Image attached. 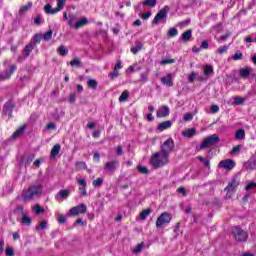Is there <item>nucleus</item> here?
I'll use <instances>...</instances> for the list:
<instances>
[{
  "instance_id": "obj_1",
  "label": "nucleus",
  "mask_w": 256,
  "mask_h": 256,
  "mask_svg": "<svg viewBox=\"0 0 256 256\" xmlns=\"http://www.w3.org/2000/svg\"><path fill=\"white\" fill-rule=\"evenodd\" d=\"M170 156L164 152L159 150L158 152L152 154L150 158V165L154 169H161V167H165V165H169Z\"/></svg>"
},
{
  "instance_id": "obj_2",
  "label": "nucleus",
  "mask_w": 256,
  "mask_h": 256,
  "mask_svg": "<svg viewBox=\"0 0 256 256\" xmlns=\"http://www.w3.org/2000/svg\"><path fill=\"white\" fill-rule=\"evenodd\" d=\"M41 195H43V186L41 185L29 186L26 190H23L22 192V197L25 201L37 199Z\"/></svg>"
},
{
  "instance_id": "obj_3",
  "label": "nucleus",
  "mask_w": 256,
  "mask_h": 256,
  "mask_svg": "<svg viewBox=\"0 0 256 256\" xmlns=\"http://www.w3.org/2000/svg\"><path fill=\"white\" fill-rule=\"evenodd\" d=\"M232 235L234 236V239L238 241V243H245V241L249 239V234L238 226H234L232 228Z\"/></svg>"
},
{
  "instance_id": "obj_4",
  "label": "nucleus",
  "mask_w": 256,
  "mask_h": 256,
  "mask_svg": "<svg viewBox=\"0 0 256 256\" xmlns=\"http://www.w3.org/2000/svg\"><path fill=\"white\" fill-rule=\"evenodd\" d=\"M221 141L218 134H212L206 138H204L203 142L200 144V149H207L209 147H213V145H217Z\"/></svg>"
},
{
  "instance_id": "obj_5",
  "label": "nucleus",
  "mask_w": 256,
  "mask_h": 256,
  "mask_svg": "<svg viewBox=\"0 0 256 256\" xmlns=\"http://www.w3.org/2000/svg\"><path fill=\"white\" fill-rule=\"evenodd\" d=\"M160 151L162 153H166L168 157L171 156V153L175 151V141H173V138H168L161 146Z\"/></svg>"
},
{
  "instance_id": "obj_6",
  "label": "nucleus",
  "mask_w": 256,
  "mask_h": 256,
  "mask_svg": "<svg viewBox=\"0 0 256 256\" xmlns=\"http://www.w3.org/2000/svg\"><path fill=\"white\" fill-rule=\"evenodd\" d=\"M173 217L167 212H163L156 220L157 229L163 227V225H169Z\"/></svg>"
},
{
  "instance_id": "obj_7",
  "label": "nucleus",
  "mask_w": 256,
  "mask_h": 256,
  "mask_svg": "<svg viewBox=\"0 0 256 256\" xmlns=\"http://www.w3.org/2000/svg\"><path fill=\"white\" fill-rule=\"evenodd\" d=\"M237 187H239V181H237L236 178H233L227 185V187L224 189V191H227L226 198L231 199L233 197V193L237 191Z\"/></svg>"
},
{
  "instance_id": "obj_8",
  "label": "nucleus",
  "mask_w": 256,
  "mask_h": 256,
  "mask_svg": "<svg viewBox=\"0 0 256 256\" xmlns=\"http://www.w3.org/2000/svg\"><path fill=\"white\" fill-rule=\"evenodd\" d=\"M169 11V6H165L164 8H162L154 17L152 24L157 25L160 21H163V19H167V13H169Z\"/></svg>"
},
{
  "instance_id": "obj_9",
  "label": "nucleus",
  "mask_w": 256,
  "mask_h": 256,
  "mask_svg": "<svg viewBox=\"0 0 256 256\" xmlns=\"http://www.w3.org/2000/svg\"><path fill=\"white\" fill-rule=\"evenodd\" d=\"M84 213H87V205L85 204H80L70 209V215H72V217L83 215Z\"/></svg>"
},
{
  "instance_id": "obj_10",
  "label": "nucleus",
  "mask_w": 256,
  "mask_h": 256,
  "mask_svg": "<svg viewBox=\"0 0 256 256\" xmlns=\"http://www.w3.org/2000/svg\"><path fill=\"white\" fill-rule=\"evenodd\" d=\"M14 109H15V103H13V101L6 102L3 107V115H7L8 119H11Z\"/></svg>"
},
{
  "instance_id": "obj_11",
  "label": "nucleus",
  "mask_w": 256,
  "mask_h": 256,
  "mask_svg": "<svg viewBox=\"0 0 256 256\" xmlns=\"http://www.w3.org/2000/svg\"><path fill=\"white\" fill-rule=\"evenodd\" d=\"M119 168V162L117 160L108 161L104 164V171H107L108 173H113L114 171H117Z\"/></svg>"
},
{
  "instance_id": "obj_12",
  "label": "nucleus",
  "mask_w": 256,
  "mask_h": 256,
  "mask_svg": "<svg viewBox=\"0 0 256 256\" xmlns=\"http://www.w3.org/2000/svg\"><path fill=\"white\" fill-rule=\"evenodd\" d=\"M218 167H220L222 169H227V171H231V169H233V167H235V161H233L231 159L222 160L218 164Z\"/></svg>"
},
{
  "instance_id": "obj_13",
  "label": "nucleus",
  "mask_w": 256,
  "mask_h": 256,
  "mask_svg": "<svg viewBox=\"0 0 256 256\" xmlns=\"http://www.w3.org/2000/svg\"><path fill=\"white\" fill-rule=\"evenodd\" d=\"M69 195H71V190L62 189L55 195L56 201H62L69 199Z\"/></svg>"
},
{
  "instance_id": "obj_14",
  "label": "nucleus",
  "mask_w": 256,
  "mask_h": 256,
  "mask_svg": "<svg viewBox=\"0 0 256 256\" xmlns=\"http://www.w3.org/2000/svg\"><path fill=\"white\" fill-rule=\"evenodd\" d=\"M78 185L81 187L79 188L81 197H87V181L85 179L80 178L77 180Z\"/></svg>"
},
{
  "instance_id": "obj_15",
  "label": "nucleus",
  "mask_w": 256,
  "mask_h": 256,
  "mask_svg": "<svg viewBox=\"0 0 256 256\" xmlns=\"http://www.w3.org/2000/svg\"><path fill=\"white\" fill-rule=\"evenodd\" d=\"M33 159H35V154H30L28 156H22L20 158L21 165H24V167H29L31 163H33Z\"/></svg>"
},
{
  "instance_id": "obj_16",
  "label": "nucleus",
  "mask_w": 256,
  "mask_h": 256,
  "mask_svg": "<svg viewBox=\"0 0 256 256\" xmlns=\"http://www.w3.org/2000/svg\"><path fill=\"white\" fill-rule=\"evenodd\" d=\"M169 113H170L169 108L167 106H162L157 110L156 115L159 118H163V117H169Z\"/></svg>"
},
{
  "instance_id": "obj_17",
  "label": "nucleus",
  "mask_w": 256,
  "mask_h": 256,
  "mask_svg": "<svg viewBox=\"0 0 256 256\" xmlns=\"http://www.w3.org/2000/svg\"><path fill=\"white\" fill-rule=\"evenodd\" d=\"M251 73H253V69L249 67H244L239 70V75L242 79H248V77L251 76Z\"/></svg>"
},
{
  "instance_id": "obj_18",
  "label": "nucleus",
  "mask_w": 256,
  "mask_h": 256,
  "mask_svg": "<svg viewBox=\"0 0 256 256\" xmlns=\"http://www.w3.org/2000/svg\"><path fill=\"white\" fill-rule=\"evenodd\" d=\"M173 75L171 73H168L166 77L161 78V83L165 85L166 87H173Z\"/></svg>"
},
{
  "instance_id": "obj_19",
  "label": "nucleus",
  "mask_w": 256,
  "mask_h": 256,
  "mask_svg": "<svg viewBox=\"0 0 256 256\" xmlns=\"http://www.w3.org/2000/svg\"><path fill=\"white\" fill-rule=\"evenodd\" d=\"M15 71H17V66L13 64L10 66V70L5 71V75H0V79H10Z\"/></svg>"
},
{
  "instance_id": "obj_20",
  "label": "nucleus",
  "mask_w": 256,
  "mask_h": 256,
  "mask_svg": "<svg viewBox=\"0 0 256 256\" xmlns=\"http://www.w3.org/2000/svg\"><path fill=\"white\" fill-rule=\"evenodd\" d=\"M196 133H197V129L188 128L182 131V136H184L186 139H191V137H194Z\"/></svg>"
},
{
  "instance_id": "obj_21",
  "label": "nucleus",
  "mask_w": 256,
  "mask_h": 256,
  "mask_svg": "<svg viewBox=\"0 0 256 256\" xmlns=\"http://www.w3.org/2000/svg\"><path fill=\"white\" fill-rule=\"evenodd\" d=\"M25 129H27V124L20 126L11 136L12 139H17V137H21L23 133H25Z\"/></svg>"
},
{
  "instance_id": "obj_22",
  "label": "nucleus",
  "mask_w": 256,
  "mask_h": 256,
  "mask_svg": "<svg viewBox=\"0 0 256 256\" xmlns=\"http://www.w3.org/2000/svg\"><path fill=\"white\" fill-rule=\"evenodd\" d=\"M141 49H143V44L141 41L137 40L135 41L134 46L130 49L131 53H133V55H137L139 51H141Z\"/></svg>"
},
{
  "instance_id": "obj_23",
  "label": "nucleus",
  "mask_w": 256,
  "mask_h": 256,
  "mask_svg": "<svg viewBox=\"0 0 256 256\" xmlns=\"http://www.w3.org/2000/svg\"><path fill=\"white\" fill-rule=\"evenodd\" d=\"M191 37H193V31L192 30H186L185 32L182 33L180 36V39L184 41V43H187L191 41Z\"/></svg>"
},
{
  "instance_id": "obj_24",
  "label": "nucleus",
  "mask_w": 256,
  "mask_h": 256,
  "mask_svg": "<svg viewBox=\"0 0 256 256\" xmlns=\"http://www.w3.org/2000/svg\"><path fill=\"white\" fill-rule=\"evenodd\" d=\"M65 7V0H57V7L52 8L51 15H55L56 13H59Z\"/></svg>"
},
{
  "instance_id": "obj_25",
  "label": "nucleus",
  "mask_w": 256,
  "mask_h": 256,
  "mask_svg": "<svg viewBox=\"0 0 256 256\" xmlns=\"http://www.w3.org/2000/svg\"><path fill=\"white\" fill-rule=\"evenodd\" d=\"M14 215H17V217H23L25 213V207L23 205H18L13 210Z\"/></svg>"
},
{
  "instance_id": "obj_26",
  "label": "nucleus",
  "mask_w": 256,
  "mask_h": 256,
  "mask_svg": "<svg viewBox=\"0 0 256 256\" xmlns=\"http://www.w3.org/2000/svg\"><path fill=\"white\" fill-rule=\"evenodd\" d=\"M59 153H61V144H55L51 149L50 155L53 159H55V157L58 156Z\"/></svg>"
},
{
  "instance_id": "obj_27",
  "label": "nucleus",
  "mask_w": 256,
  "mask_h": 256,
  "mask_svg": "<svg viewBox=\"0 0 256 256\" xmlns=\"http://www.w3.org/2000/svg\"><path fill=\"white\" fill-rule=\"evenodd\" d=\"M171 125H173V123L169 120L161 122L158 125V131H165L166 129H171Z\"/></svg>"
},
{
  "instance_id": "obj_28",
  "label": "nucleus",
  "mask_w": 256,
  "mask_h": 256,
  "mask_svg": "<svg viewBox=\"0 0 256 256\" xmlns=\"http://www.w3.org/2000/svg\"><path fill=\"white\" fill-rule=\"evenodd\" d=\"M236 141H243L245 139V129L240 128L235 132Z\"/></svg>"
},
{
  "instance_id": "obj_29",
  "label": "nucleus",
  "mask_w": 256,
  "mask_h": 256,
  "mask_svg": "<svg viewBox=\"0 0 256 256\" xmlns=\"http://www.w3.org/2000/svg\"><path fill=\"white\" fill-rule=\"evenodd\" d=\"M21 225H25L26 227H30L31 223H33V219L31 217L27 216V214H24L21 219Z\"/></svg>"
},
{
  "instance_id": "obj_30",
  "label": "nucleus",
  "mask_w": 256,
  "mask_h": 256,
  "mask_svg": "<svg viewBox=\"0 0 256 256\" xmlns=\"http://www.w3.org/2000/svg\"><path fill=\"white\" fill-rule=\"evenodd\" d=\"M87 23H89V20L85 17L81 18L80 21H77L74 24L75 29H81V27H85V25H87Z\"/></svg>"
},
{
  "instance_id": "obj_31",
  "label": "nucleus",
  "mask_w": 256,
  "mask_h": 256,
  "mask_svg": "<svg viewBox=\"0 0 256 256\" xmlns=\"http://www.w3.org/2000/svg\"><path fill=\"white\" fill-rule=\"evenodd\" d=\"M33 49H35V44H33V42H30L28 45L24 47V55H26V57H29Z\"/></svg>"
},
{
  "instance_id": "obj_32",
  "label": "nucleus",
  "mask_w": 256,
  "mask_h": 256,
  "mask_svg": "<svg viewBox=\"0 0 256 256\" xmlns=\"http://www.w3.org/2000/svg\"><path fill=\"white\" fill-rule=\"evenodd\" d=\"M78 17H77V15H75V14H69L68 15V25L70 26V27H75V23H77V21H78Z\"/></svg>"
},
{
  "instance_id": "obj_33",
  "label": "nucleus",
  "mask_w": 256,
  "mask_h": 256,
  "mask_svg": "<svg viewBox=\"0 0 256 256\" xmlns=\"http://www.w3.org/2000/svg\"><path fill=\"white\" fill-rule=\"evenodd\" d=\"M151 213H153V210L151 208H147L146 210H143L140 213L141 221H145V219H147L148 215H151Z\"/></svg>"
},
{
  "instance_id": "obj_34",
  "label": "nucleus",
  "mask_w": 256,
  "mask_h": 256,
  "mask_svg": "<svg viewBox=\"0 0 256 256\" xmlns=\"http://www.w3.org/2000/svg\"><path fill=\"white\" fill-rule=\"evenodd\" d=\"M47 229V220L41 221L38 225H36L35 230L39 233V231H45Z\"/></svg>"
},
{
  "instance_id": "obj_35",
  "label": "nucleus",
  "mask_w": 256,
  "mask_h": 256,
  "mask_svg": "<svg viewBox=\"0 0 256 256\" xmlns=\"http://www.w3.org/2000/svg\"><path fill=\"white\" fill-rule=\"evenodd\" d=\"M31 7H33V2H28L27 5H24L22 6L20 9H19V13L20 15H23V13H27V11L29 9H31Z\"/></svg>"
},
{
  "instance_id": "obj_36",
  "label": "nucleus",
  "mask_w": 256,
  "mask_h": 256,
  "mask_svg": "<svg viewBox=\"0 0 256 256\" xmlns=\"http://www.w3.org/2000/svg\"><path fill=\"white\" fill-rule=\"evenodd\" d=\"M177 35H179V30H177V28L173 27L170 28L167 32V37H177Z\"/></svg>"
},
{
  "instance_id": "obj_37",
  "label": "nucleus",
  "mask_w": 256,
  "mask_h": 256,
  "mask_svg": "<svg viewBox=\"0 0 256 256\" xmlns=\"http://www.w3.org/2000/svg\"><path fill=\"white\" fill-rule=\"evenodd\" d=\"M149 81V71H145L140 74V83H147Z\"/></svg>"
},
{
  "instance_id": "obj_38",
  "label": "nucleus",
  "mask_w": 256,
  "mask_h": 256,
  "mask_svg": "<svg viewBox=\"0 0 256 256\" xmlns=\"http://www.w3.org/2000/svg\"><path fill=\"white\" fill-rule=\"evenodd\" d=\"M87 85H88L89 89H93L95 91V89H97V85H99V83H97V80H95V79H89L87 81Z\"/></svg>"
},
{
  "instance_id": "obj_39",
  "label": "nucleus",
  "mask_w": 256,
  "mask_h": 256,
  "mask_svg": "<svg viewBox=\"0 0 256 256\" xmlns=\"http://www.w3.org/2000/svg\"><path fill=\"white\" fill-rule=\"evenodd\" d=\"M71 67H83V62L79 58H74L70 61Z\"/></svg>"
},
{
  "instance_id": "obj_40",
  "label": "nucleus",
  "mask_w": 256,
  "mask_h": 256,
  "mask_svg": "<svg viewBox=\"0 0 256 256\" xmlns=\"http://www.w3.org/2000/svg\"><path fill=\"white\" fill-rule=\"evenodd\" d=\"M129 99V91L125 90L122 92V94L119 97L120 103H125Z\"/></svg>"
},
{
  "instance_id": "obj_41",
  "label": "nucleus",
  "mask_w": 256,
  "mask_h": 256,
  "mask_svg": "<svg viewBox=\"0 0 256 256\" xmlns=\"http://www.w3.org/2000/svg\"><path fill=\"white\" fill-rule=\"evenodd\" d=\"M75 168L77 171H82L83 169H87V163H85L83 161L76 162Z\"/></svg>"
},
{
  "instance_id": "obj_42",
  "label": "nucleus",
  "mask_w": 256,
  "mask_h": 256,
  "mask_svg": "<svg viewBox=\"0 0 256 256\" xmlns=\"http://www.w3.org/2000/svg\"><path fill=\"white\" fill-rule=\"evenodd\" d=\"M42 39H43V34H35L33 39H32L33 45L35 46V45L41 43Z\"/></svg>"
},
{
  "instance_id": "obj_43",
  "label": "nucleus",
  "mask_w": 256,
  "mask_h": 256,
  "mask_svg": "<svg viewBox=\"0 0 256 256\" xmlns=\"http://www.w3.org/2000/svg\"><path fill=\"white\" fill-rule=\"evenodd\" d=\"M52 38H53V30H49L45 32L44 35L42 36V39H44V41H51Z\"/></svg>"
},
{
  "instance_id": "obj_44",
  "label": "nucleus",
  "mask_w": 256,
  "mask_h": 256,
  "mask_svg": "<svg viewBox=\"0 0 256 256\" xmlns=\"http://www.w3.org/2000/svg\"><path fill=\"white\" fill-rule=\"evenodd\" d=\"M212 73H213V66L211 65L204 66V75L206 77H209V75H211Z\"/></svg>"
},
{
  "instance_id": "obj_45",
  "label": "nucleus",
  "mask_w": 256,
  "mask_h": 256,
  "mask_svg": "<svg viewBox=\"0 0 256 256\" xmlns=\"http://www.w3.org/2000/svg\"><path fill=\"white\" fill-rule=\"evenodd\" d=\"M103 178H97L92 182L93 187L99 188L103 186Z\"/></svg>"
},
{
  "instance_id": "obj_46",
  "label": "nucleus",
  "mask_w": 256,
  "mask_h": 256,
  "mask_svg": "<svg viewBox=\"0 0 256 256\" xmlns=\"http://www.w3.org/2000/svg\"><path fill=\"white\" fill-rule=\"evenodd\" d=\"M251 189H256V182H249L246 185V193H253V191H251Z\"/></svg>"
},
{
  "instance_id": "obj_47",
  "label": "nucleus",
  "mask_w": 256,
  "mask_h": 256,
  "mask_svg": "<svg viewBox=\"0 0 256 256\" xmlns=\"http://www.w3.org/2000/svg\"><path fill=\"white\" fill-rule=\"evenodd\" d=\"M142 4L147 7H155V5H157V0H145Z\"/></svg>"
},
{
  "instance_id": "obj_48",
  "label": "nucleus",
  "mask_w": 256,
  "mask_h": 256,
  "mask_svg": "<svg viewBox=\"0 0 256 256\" xmlns=\"http://www.w3.org/2000/svg\"><path fill=\"white\" fill-rule=\"evenodd\" d=\"M57 51L59 55H62L63 57L69 53V50H67L65 46H60Z\"/></svg>"
},
{
  "instance_id": "obj_49",
  "label": "nucleus",
  "mask_w": 256,
  "mask_h": 256,
  "mask_svg": "<svg viewBox=\"0 0 256 256\" xmlns=\"http://www.w3.org/2000/svg\"><path fill=\"white\" fill-rule=\"evenodd\" d=\"M197 159L200 160L201 163H204L205 167H211L209 159H205L203 156H198Z\"/></svg>"
},
{
  "instance_id": "obj_50",
  "label": "nucleus",
  "mask_w": 256,
  "mask_h": 256,
  "mask_svg": "<svg viewBox=\"0 0 256 256\" xmlns=\"http://www.w3.org/2000/svg\"><path fill=\"white\" fill-rule=\"evenodd\" d=\"M234 104L235 105H244L245 104V100L239 96H235L234 97Z\"/></svg>"
},
{
  "instance_id": "obj_51",
  "label": "nucleus",
  "mask_w": 256,
  "mask_h": 256,
  "mask_svg": "<svg viewBox=\"0 0 256 256\" xmlns=\"http://www.w3.org/2000/svg\"><path fill=\"white\" fill-rule=\"evenodd\" d=\"M241 59H243V53L241 52H236L234 55H232L233 61H241Z\"/></svg>"
},
{
  "instance_id": "obj_52",
  "label": "nucleus",
  "mask_w": 256,
  "mask_h": 256,
  "mask_svg": "<svg viewBox=\"0 0 256 256\" xmlns=\"http://www.w3.org/2000/svg\"><path fill=\"white\" fill-rule=\"evenodd\" d=\"M175 63V59L170 58V59H163L160 61V65H171Z\"/></svg>"
},
{
  "instance_id": "obj_53",
  "label": "nucleus",
  "mask_w": 256,
  "mask_h": 256,
  "mask_svg": "<svg viewBox=\"0 0 256 256\" xmlns=\"http://www.w3.org/2000/svg\"><path fill=\"white\" fill-rule=\"evenodd\" d=\"M143 247H145V244L142 242L140 244H138L134 250L133 253H141L143 251Z\"/></svg>"
},
{
  "instance_id": "obj_54",
  "label": "nucleus",
  "mask_w": 256,
  "mask_h": 256,
  "mask_svg": "<svg viewBox=\"0 0 256 256\" xmlns=\"http://www.w3.org/2000/svg\"><path fill=\"white\" fill-rule=\"evenodd\" d=\"M242 145H237L235 146L231 151H230V155H237V153H239L242 149Z\"/></svg>"
},
{
  "instance_id": "obj_55",
  "label": "nucleus",
  "mask_w": 256,
  "mask_h": 256,
  "mask_svg": "<svg viewBox=\"0 0 256 256\" xmlns=\"http://www.w3.org/2000/svg\"><path fill=\"white\" fill-rule=\"evenodd\" d=\"M33 211H35L37 215H40V213H45V209L39 205L34 206Z\"/></svg>"
},
{
  "instance_id": "obj_56",
  "label": "nucleus",
  "mask_w": 256,
  "mask_h": 256,
  "mask_svg": "<svg viewBox=\"0 0 256 256\" xmlns=\"http://www.w3.org/2000/svg\"><path fill=\"white\" fill-rule=\"evenodd\" d=\"M58 223H60V225H65V223H67V218L65 217V215L59 214Z\"/></svg>"
},
{
  "instance_id": "obj_57",
  "label": "nucleus",
  "mask_w": 256,
  "mask_h": 256,
  "mask_svg": "<svg viewBox=\"0 0 256 256\" xmlns=\"http://www.w3.org/2000/svg\"><path fill=\"white\" fill-rule=\"evenodd\" d=\"M137 169L143 175H147V173H149V169H147L145 166H138Z\"/></svg>"
},
{
  "instance_id": "obj_58",
  "label": "nucleus",
  "mask_w": 256,
  "mask_h": 256,
  "mask_svg": "<svg viewBox=\"0 0 256 256\" xmlns=\"http://www.w3.org/2000/svg\"><path fill=\"white\" fill-rule=\"evenodd\" d=\"M46 129L48 131H55V129H57V125H55V123L53 122H50L47 124Z\"/></svg>"
},
{
  "instance_id": "obj_59",
  "label": "nucleus",
  "mask_w": 256,
  "mask_h": 256,
  "mask_svg": "<svg viewBox=\"0 0 256 256\" xmlns=\"http://www.w3.org/2000/svg\"><path fill=\"white\" fill-rule=\"evenodd\" d=\"M52 9H53V7L51 6V4H46V5L44 6V11H45V13H46L47 15H51Z\"/></svg>"
},
{
  "instance_id": "obj_60",
  "label": "nucleus",
  "mask_w": 256,
  "mask_h": 256,
  "mask_svg": "<svg viewBox=\"0 0 256 256\" xmlns=\"http://www.w3.org/2000/svg\"><path fill=\"white\" fill-rule=\"evenodd\" d=\"M6 256H15V251H13V248L11 247L6 248Z\"/></svg>"
},
{
  "instance_id": "obj_61",
  "label": "nucleus",
  "mask_w": 256,
  "mask_h": 256,
  "mask_svg": "<svg viewBox=\"0 0 256 256\" xmlns=\"http://www.w3.org/2000/svg\"><path fill=\"white\" fill-rule=\"evenodd\" d=\"M227 49H229V47H227V46H222V47H220V48L217 49V53H218L219 55H223V53H225V51H227Z\"/></svg>"
},
{
  "instance_id": "obj_62",
  "label": "nucleus",
  "mask_w": 256,
  "mask_h": 256,
  "mask_svg": "<svg viewBox=\"0 0 256 256\" xmlns=\"http://www.w3.org/2000/svg\"><path fill=\"white\" fill-rule=\"evenodd\" d=\"M109 76L111 79H117V77H119V70H114L109 74Z\"/></svg>"
},
{
  "instance_id": "obj_63",
  "label": "nucleus",
  "mask_w": 256,
  "mask_h": 256,
  "mask_svg": "<svg viewBox=\"0 0 256 256\" xmlns=\"http://www.w3.org/2000/svg\"><path fill=\"white\" fill-rule=\"evenodd\" d=\"M115 151H116V155H119V156L123 155V146L118 145Z\"/></svg>"
},
{
  "instance_id": "obj_64",
  "label": "nucleus",
  "mask_w": 256,
  "mask_h": 256,
  "mask_svg": "<svg viewBox=\"0 0 256 256\" xmlns=\"http://www.w3.org/2000/svg\"><path fill=\"white\" fill-rule=\"evenodd\" d=\"M76 99H77V95L75 93H71L69 96V103H75Z\"/></svg>"
}]
</instances>
